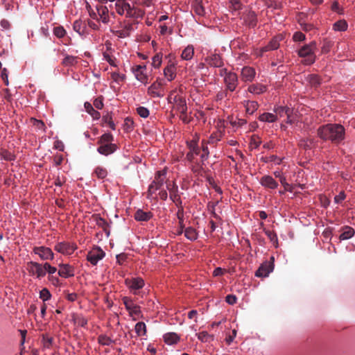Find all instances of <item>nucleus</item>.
I'll return each mask as SVG.
<instances>
[{
    "instance_id": "f257e3e1",
    "label": "nucleus",
    "mask_w": 355,
    "mask_h": 355,
    "mask_svg": "<svg viewBox=\"0 0 355 355\" xmlns=\"http://www.w3.org/2000/svg\"><path fill=\"white\" fill-rule=\"evenodd\" d=\"M317 134L322 140H329L333 143L338 144L345 138V128L340 124L327 123L320 126Z\"/></svg>"
},
{
    "instance_id": "f03ea898",
    "label": "nucleus",
    "mask_w": 355,
    "mask_h": 355,
    "mask_svg": "<svg viewBox=\"0 0 355 355\" xmlns=\"http://www.w3.org/2000/svg\"><path fill=\"white\" fill-rule=\"evenodd\" d=\"M315 49H316V43L312 42L309 44L303 46L298 51V55L303 58L302 62L306 65H311L315 61Z\"/></svg>"
},
{
    "instance_id": "7ed1b4c3",
    "label": "nucleus",
    "mask_w": 355,
    "mask_h": 355,
    "mask_svg": "<svg viewBox=\"0 0 355 355\" xmlns=\"http://www.w3.org/2000/svg\"><path fill=\"white\" fill-rule=\"evenodd\" d=\"M166 174V170L157 171L155 180L148 187V198H150L153 193L159 189L164 182L165 175Z\"/></svg>"
},
{
    "instance_id": "20e7f679",
    "label": "nucleus",
    "mask_w": 355,
    "mask_h": 355,
    "mask_svg": "<svg viewBox=\"0 0 355 355\" xmlns=\"http://www.w3.org/2000/svg\"><path fill=\"white\" fill-rule=\"evenodd\" d=\"M166 188L169 191L170 199L175 203L176 206L180 209L182 207V202L178 193V187L175 182H167Z\"/></svg>"
},
{
    "instance_id": "39448f33",
    "label": "nucleus",
    "mask_w": 355,
    "mask_h": 355,
    "mask_svg": "<svg viewBox=\"0 0 355 355\" xmlns=\"http://www.w3.org/2000/svg\"><path fill=\"white\" fill-rule=\"evenodd\" d=\"M274 257H270V261L263 262L255 272V275L259 277H265L274 270Z\"/></svg>"
},
{
    "instance_id": "423d86ee",
    "label": "nucleus",
    "mask_w": 355,
    "mask_h": 355,
    "mask_svg": "<svg viewBox=\"0 0 355 355\" xmlns=\"http://www.w3.org/2000/svg\"><path fill=\"white\" fill-rule=\"evenodd\" d=\"M163 83L157 79L148 88L147 93L152 97L162 98L164 96Z\"/></svg>"
},
{
    "instance_id": "0eeeda50",
    "label": "nucleus",
    "mask_w": 355,
    "mask_h": 355,
    "mask_svg": "<svg viewBox=\"0 0 355 355\" xmlns=\"http://www.w3.org/2000/svg\"><path fill=\"white\" fill-rule=\"evenodd\" d=\"M105 253L99 247L94 248L90 250L87 255V260L90 262L91 264L95 266L97 264L98 261L103 259Z\"/></svg>"
},
{
    "instance_id": "6e6552de",
    "label": "nucleus",
    "mask_w": 355,
    "mask_h": 355,
    "mask_svg": "<svg viewBox=\"0 0 355 355\" xmlns=\"http://www.w3.org/2000/svg\"><path fill=\"white\" fill-rule=\"evenodd\" d=\"M76 248V245L67 242L58 243L54 247L55 250L66 255L71 254Z\"/></svg>"
},
{
    "instance_id": "1a4fd4ad",
    "label": "nucleus",
    "mask_w": 355,
    "mask_h": 355,
    "mask_svg": "<svg viewBox=\"0 0 355 355\" xmlns=\"http://www.w3.org/2000/svg\"><path fill=\"white\" fill-rule=\"evenodd\" d=\"M33 252L39 255L42 260H53L54 258L51 249L45 246L35 247Z\"/></svg>"
},
{
    "instance_id": "9d476101",
    "label": "nucleus",
    "mask_w": 355,
    "mask_h": 355,
    "mask_svg": "<svg viewBox=\"0 0 355 355\" xmlns=\"http://www.w3.org/2000/svg\"><path fill=\"white\" fill-rule=\"evenodd\" d=\"M224 82L226 85L227 89L230 92H234L236 89L239 83L236 73L232 71L227 73L226 76L224 78Z\"/></svg>"
},
{
    "instance_id": "9b49d317",
    "label": "nucleus",
    "mask_w": 355,
    "mask_h": 355,
    "mask_svg": "<svg viewBox=\"0 0 355 355\" xmlns=\"http://www.w3.org/2000/svg\"><path fill=\"white\" fill-rule=\"evenodd\" d=\"M241 19L246 26L250 28H254L257 24V17L256 13L252 10H248L243 13Z\"/></svg>"
},
{
    "instance_id": "f8f14e48",
    "label": "nucleus",
    "mask_w": 355,
    "mask_h": 355,
    "mask_svg": "<svg viewBox=\"0 0 355 355\" xmlns=\"http://www.w3.org/2000/svg\"><path fill=\"white\" fill-rule=\"evenodd\" d=\"M123 304L125 309L128 311L131 316L134 315H139L140 313V307L137 304H134L132 300L128 297H123L122 298Z\"/></svg>"
},
{
    "instance_id": "ddd939ff",
    "label": "nucleus",
    "mask_w": 355,
    "mask_h": 355,
    "mask_svg": "<svg viewBox=\"0 0 355 355\" xmlns=\"http://www.w3.org/2000/svg\"><path fill=\"white\" fill-rule=\"evenodd\" d=\"M125 285L132 291L141 289L144 286V281L141 277L127 278L125 279Z\"/></svg>"
},
{
    "instance_id": "4468645a",
    "label": "nucleus",
    "mask_w": 355,
    "mask_h": 355,
    "mask_svg": "<svg viewBox=\"0 0 355 355\" xmlns=\"http://www.w3.org/2000/svg\"><path fill=\"white\" fill-rule=\"evenodd\" d=\"M205 62L212 67H222L224 64L221 56L218 53H211L205 58Z\"/></svg>"
},
{
    "instance_id": "2eb2a0df",
    "label": "nucleus",
    "mask_w": 355,
    "mask_h": 355,
    "mask_svg": "<svg viewBox=\"0 0 355 355\" xmlns=\"http://www.w3.org/2000/svg\"><path fill=\"white\" fill-rule=\"evenodd\" d=\"M256 76L255 69L253 67L245 66L242 68L241 78L244 82H252Z\"/></svg>"
},
{
    "instance_id": "dca6fc26",
    "label": "nucleus",
    "mask_w": 355,
    "mask_h": 355,
    "mask_svg": "<svg viewBox=\"0 0 355 355\" xmlns=\"http://www.w3.org/2000/svg\"><path fill=\"white\" fill-rule=\"evenodd\" d=\"M29 272L37 275L38 278L45 276L44 264L42 265L37 262L31 261L28 263Z\"/></svg>"
},
{
    "instance_id": "f3484780",
    "label": "nucleus",
    "mask_w": 355,
    "mask_h": 355,
    "mask_svg": "<svg viewBox=\"0 0 355 355\" xmlns=\"http://www.w3.org/2000/svg\"><path fill=\"white\" fill-rule=\"evenodd\" d=\"M146 69V65H137L132 68V71L135 73L136 78L145 84L147 83L148 80V76L144 73Z\"/></svg>"
},
{
    "instance_id": "a211bd4d",
    "label": "nucleus",
    "mask_w": 355,
    "mask_h": 355,
    "mask_svg": "<svg viewBox=\"0 0 355 355\" xmlns=\"http://www.w3.org/2000/svg\"><path fill=\"white\" fill-rule=\"evenodd\" d=\"M117 149V146L115 144H99V146L97 148V151L103 155L107 156L114 153Z\"/></svg>"
},
{
    "instance_id": "6ab92c4d",
    "label": "nucleus",
    "mask_w": 355,
    "mask_h": 355,
    "mask_svg": "<svg viewBox=\"0 0 355 355\" xmlns=\"http://www.w3.org/2000/svg\"><path fill=\"white\" fill-rule=\"evenodd\" d=\"M173 101L175 103V109L180 114H184L187 112L186 100L183 97L175 96L173 98Z\"/></svg>"
},
{
    "instance_id": "aec40b11",
    "label": "nucleus",
    "mask_w": 355,
    "mask_h": 355,
    "mask_svg": "<svg viewBox=\"0 0 355 355\" xmlns=\"http://www.w3.org/2000/svg\"><path fill=\"white\" fill-rule=\"evenodd\" d=\"M153 216V214L151 211H144L141 209H137L134 214L135 219L140 222L148 221Z\"/></svg>"
},
{
    "instance_id": "412c9836",
    "label": "nucleus",
    "mask_w": 355,
    "mask_h": 355,
    "mask_svg": "<svg viewBox=\"0 0 355 355\" xmlns=\"http://www.w3.org/2000/svg\"><path fill=\"white\" fill-rule=\"evenodd\" d=\"M59 267V276L64 278H68L74 275L73 268L69 264H60Z\"/></svg>"
},
{
    "instance_id": "4be33fe9",
    "label": "nucleus",
    "mask_w": 355,
    "mask_h": 355,
    "mask_svg": "<svg viewBox=\"0 0 355 355\" xmlns=\"http://www.w3.org/2000/svg\"><path fill=\"white\" fill-rule=\"evenodd\" d=\"M282 37L281 35L274 37L268 44V45L265 46L261 49V51L263 53L268 51H273L277 49L279 46V41L282 40Z\"/></svg>"
},
{
    "instance_id": "5701e85b",
    "label": "nucleus",
    "mask_w": 355,
    "mask_h": 355,
    "mask_svg": "<svg viewBox=\"0 0 355 355\" xmlns=\"http://www.w3.org/2000/svg\"><path fill=\"white\" fill-rule=\"evenodd\" d=\"M260 184L264 187L272 189H276L278 186V183L270 175L263 176L260 180Z\"/></svg>"
},
{
    "instance_id": "b1692460",
    "label": "nucleus",
    "mask_w": 355,
    "mask_h": 355,
    "mask_svg": "<svg viewBox=\"0 0 355 355\" xmlns=\"http://www.w3.org/2000/svg\"><path fill=\"white\" fill-rule=\"evenodd\" d=\"M164 74L168 81L175 79L176 76V67L173 63H169L164 69Z\"/></svg>"
},
{
    "instance_id": "393cba45",
    "label": "nucleus",
    "mask_w": 355,
    "mask_h": 355,
    "mask_svg": "<svg viewBox=\"0 0 355 355\" xmlns=\"http://www.w3.org/2000/svg\"><path fill=\"white\" fill-rule=\"evenodd\" d=\"M305 80L313 87H318L321 85L322 79L317 74H308L305 76Z\"/></svg>"
},
{
    "instance_id": "a878e982",
    "label": "nucleus",
    "mask_w": 355,
    "mask_h": 355,
    "mask_svg": "<svg viewBox=\"0 0 355 355\" xmlns=\"http://www.w3.org/2000/svg\"><path fill=\"white\" fill-rule=\"evenodd\" d=\"M250 93L254 94H261L266 91V86L260 83L252 84L248 88Z\"/></svg>"
},
{
    "instance_id": "bb28decb",
    "label": "nucleus",
    "mask_w": 355,
    "mask_h": 355,
    "mask_svg": "<svg viewBox=\"0 0 355 355\" xmlns=\"http://www.w3.org/2000/svg\"><path fill=\"white\" fill-rule=\"evenodd\" d=\"M341 234L339 236L340 240H347L352 238L354 234V230L349 226H345L341 230Z\"/></svg>"
},
{
    "instance_id": "cd10ccee",
    "label": "nucleus",
    "mask_w": 355,
    "mask_h": 355,
    "mask_svg": "<svg viewBox=\"0 0 355 355\" xmlns=\"http://www.w3.org/2000/svg\"><path fill=\"white\" fill-rule=\"evenodd\" d=\"M164 342L168 345L176 344L180 340V336L174 332H168L164 335Z\"/></svg>"
},
{
    "instance_id": "c85d7f7f",
    "label": "nucleus",
    "mask_w": 355,
    "mask_h": 355,
    "mask_svg": "<svg viewBox=\"0 0 355 355\" xmlns=\"http://www.w3.org/2000/svg\"><path fill=\"white\" fill-rule=\"evenodd\" d=\"M177 218L179 220V228L177 230V234L181 235L184 232V208L180 207L176 213Z\"/></svg>"
},
{
    "instance_id": "c756f323",
    "label": "nucleus",
    "mask_w": 355,
    "mask_h": 355,
    "mask_svg": "<svg viewBox=\"0 0 355 355\" xmlns=\"http://www.w3.org/2000/svg\"><path fill=\"white\" fill-rule=\"evenodd\" d=\"M243 105L245 107L246 113L252 114L259 107V104L254 101H245Z\"/></svg>"
},
{
    "instance_id": "7c9ffc66",
    "label": "nucleus",
    "mask_w": 355,
    "mask_h": 355,
    "mask_svg": "<svg viewBox=\"0 0 355 355\" xmlns=\"http://www.w3.org/2000/svg\"><path fill=\"white\" fill-rule=\"evenodd\" d=\"M194 55V49L193 46H187L182 52L181 57L183 60H189Z\"/></svg>"
},
{
    "instance_id": "2f4dec72",
    "label": "nucleus",
    "mask_w": 355,
    "mask_h": 355,
    "mask_svg": "<svg viewBox=\"0 0 355 355\" xmlns=\"http://www.w3.org/2000/svg\"><path fill=\"white\" fill-rule=\"evenodd\" d=\"M85 109L87 113H89L94 119H98L100 118L101 114L99 112L94 110L93 106L88 102L85 103L84 105Z\"/></svg>"
},
{
    "instance_id": "473e14b6",
    "label": "nucleus",
    "mask_w": 355,
    "mask_h": 355,
    "mask_svg": "<svg viewBox=\"0 0 355 355\" xmlns=\"http://www.w3.org/2000/svg\"><path fill=\"white\" fill-rule=\"evenodd\" d=\"M78 57L67 55L62 61V64L64 67H71L77 64Z\"/></svg>"
},
{
    "instance_id": "72a5a7b5",
    "label": "nucleus",
    "mask_w": 355,
    "mask_h": 355,
    "mask_svg": "<svg viewBox=\"0 0 355 355\" xmlns=\"http://www.w3.org/2000/svg\"><path fill=\"white\" fill-rule=\"evenodd\" d=\"M277 116L272 113L265 112L259 116V120L263 122L272 123L277 120Z\"/></svg>"
},
{
    "instance_id": "f704fd0d",
    "label": "nucleus",
    "mask_w": 355,
    "mask_h": 355,
    "mask_svg": "<svg viewBox=\"0 0 355 355\" xmlns=\"http://www.w3.org/2000/svg\"><path fill=\"white\" fill-rule=\"evenodd\" d=\"M97 10L102 21L107 24L109 21L108 8L106 6H101Z\"/></svg>"
},
{
    "instance_id": "c9c22d12",
    "label": "nucleus",
    "mask_w": 355,
    "mask_h": 355,
    "mask_svg": "<svg viewBox=\"0 0 355 355\" xmlns=\"http://www.w3.org/2000/svg\"><path fill=\"white\" fill-rule=\"evenodd\" d=\"M184 236L190 241H195L198 239V233L193 227H187L184 230Z\"/></svg>"
},
{
    "instance_id": "e433bc0d",
    "label": "nucleus",
    "mask_w": 355,
    "mask_h": 355,
    "mask_svg": "<svg viewBox=\"0 0 355 355\" xmlns=\"http://www.w3.org/2000/svg\"><path fill=\"white\" fill-rule=\"evenodd\" d=\"M193 8L194 12L199 16H203L205 13L201 0H196L193 5Z\"/></svg>"
},
{
    "instance_id": "4c0bfd02",
    "label": "nucleus",
    "mask_w": 355,
    "mask_h": 355,
    "mask_svg": "<svg viewBox=\"0 0 355 355\" xmlns=\"http://www.w3.org/2000/svg\"><path fill=\"white\" fill-rule=\"evenodd\" d=\"M114 141V137L110 133H105L103 135L101 136L99 138V140L98 141V144H113L112 141Z\"/></svg>"
},
{
    "instance_id": "58836bf2",
    "label": "nucleus",
    "mask_w": 355,
    "mask_h": 355,
    "mask_svg": "<svg viewBox=\"0 0 355 355\" xmlns=\"http://www.w3.org/2000/svg\"><path fill=\"white\" fill-rule=\"evenodd\" d=\"M135 332L138 336H144L146 334V326L144 322H139L135 325Z\"/></svg>"
},
{
    "instance_id": "ea45409f",
    "label": "nucleus",
    "mask_w": 355,
    "mask_h": 355,
    "mask_svg": "<svg viewBox=\"0 0 355 355\" xmlns=\"http://www.w3.org/2000/svg\"><path fill=\"white\" fill-rule=\"evenodd\" d=\"M187 146L190 152L195 153V155H196L200 154V149L198 145V141L196 140H192L189 142H187Z\"/></svg>"
},
{
    "instance_id": "a19ab883",
    "label": "nucleus",
    "mask_w": 355,
    "mask_h": 355,
    "mask_svg": "<svg viewBox=\"0 0 355 355\" xmlns=\"http://www.w3.org/2000/svg\"><path fill=\"white\" fill-rule=\"evenodd\" d=\"M42 342L44 348L49 349L51 347L53 343V338L49 336L47 334H42Z\"/></svg>"
},
{
    "instance_id": "79ce46f5",
    "label": "nucleus",
    "mask_w": 355,
    "mask_h": 355,
    "mask_svg": "<svg viewBox=\"0 0 355 355\" xmlns=\"http://www.w3.org/2000/svg\"><path fill=\"white\" fill-rule=\"evenodd\" d=\"M275 112L276 113V116L279 115L280 117H282L284 115H287L288 116L291 113V109L287 107L279 106L275 109Z\"/></svg>"
},
{
    "instance_id": "37998d69",
    "label": "nucleus",
    "mask_w": 355,
    "mask_h": 355,
    "mask_svg": "<svg viewBox=\"0 0 355 355\" xmlns=\"http://www.w3.org/2000/svg\"><path fill=\"white\" fill-rule=\"evenodd\" d=\"M94 174L99 179H104L107 175V171L102 166H97L94 171Z\"/></svg>"
},
{
    "instance_id": "c03bdc74",
    "label": "nucleus",
    "mask_w": 355,
    "mask_h": 355,
    "mask_svg": "<svg viewBox=\"0 0 355 355\" xmlns=\"http://www.w3.org/2000/svg\"><path fill=\"white\" fill-rule=\"evenodd\" d=\"M334 45V42L328 39H324L322 42V46L321 48V51L322 53H329L332 46Z\"/></svg>"
},
{
    "instance_id": "a18cd8bd",
    "label": "nucleus",
    "mask_w": 355,
    "mask_h": 355,
    "mask_svg": "<svg viewBox=\"0 0 355 355\" xmlns=\"http://www.w3.org/2000/svg\"><path fill=\"white\" fill-rule=\"evenodd\" d=\"M201 148H202V153L201 154L200 157H201L202 162H203L204 161H205L208 159L209 155V148H208L207 143L205 140L202 141Z\"/></svg>"
},
{
    "instance_id": "49530a36",
    "label": "nucleus",
    "mask_w": 355,
    "mask_h": 355,
    "mask_svg": "<svg viewBox=\"0 0 355 355\" xmlns=\"http://www.w3.org/2000/svg\"><path fill=\"white\" fill-rule=\"evenodd\" d=\"M333 28L336 31H345L347 28V24L345 20H339L334 23Z\"/></svg>"
},
{
    "instance_id": "de8ad7c7",
    "label": "nucleus",
    "mask_w": 355,
    "mask_h": 355,
    "mask_svg": "<svg viewBox=\"0 0 355 355\" xmlns=\"http://www.w3.org/2000/svg\"><path fill=\"white\" fill-rule=\"evenodd\" d=\"M98 342L99 344L106 346H109L114 343L113 340H112L110 337L105 335H100L98 337Z\"/></svg>"
},
{
    "instance_id": "09e8293b",
    "label": "nucleus",
    "mask_w": 355,
    "mask_h": 355,
    "mask_svg": "<svg viewBox=\"0 0 355 355\" xmlns=\"http://www.w3.org/2000/svg\"><path fill=\"white\" fill-rule=\"evenodd\" d=\"M198 338L202 342L206 343L213 340V336L209 335L207 331H202L196 334Z\"/></svg>"
},
{
    "instance_id": "8fccbe9b",
    "label": "nucleus",
    "mask_w": 355,
    "mask_h": 355,
    "mask_svg": "<svg viewBox=\"0 0 355 355\" xmlns=\"http://www.w3.org/2000/svg\"><path fill=\"white\" fill-rule=\"evenodd\" d=\"M53 34L58 38H62L66 35V31L61 26H55L53 28Z\"/></svg>"
},
{
    "instance_id": "3c124183",
    "label": "nucleus",
    "mask_w": 355,
    "mask_h": 355,
    "mask_svg": "<svg viewBox=\"0 0 355 355\" xmlns=\"http://www.w3.org/2000/svg\"><path fill=\"white\" fill-rule=\"evenodd\" d=\"M261 160L264 162H275L277 164H280L282 162V159L274 155L262 157Z\"/></svg>"
},
{
    "instance_id": "603ef678",
    "label": "nucleus",
    "mask_w": 355,
    "mask_h": 355,
    "mask_svg": "<svg viewBox=\"0 0 355 355\" xmlns=\"http://www.w3.org/2000/svg\"><path fill=\"white\" fill-rule=\"evenodd\" d=\"M73 30L78 33L80 35H81L84 32L85 26L84 24L81 21L76 20L74 21L73 25Z\"/></svg>"
},
{
    "instance_id": "864d4df0",
    "label": "nucleus",
    "mask_w": 355,
    "mask_h": 355,
    "mask_svg": "<svg viewBox=\"0 0 355 355\" xmlns=\"http://www.w3.org/2000/svg\"><path fill=\"white\" fill-rule=\"evenodd\" d=\"M73 320L76 324L83 327H85L87 324V319L83 316L78 315L74 318Z\"/></svg>"
},
{
    "instance_id": "5fc2aeb1",
    "label": "nucleus",
    "mask_w": 355,
    "mask_h": 355,
    "mask_svg": "<svg viewBox=\"0 0 355 355\" xmlns=\"http://www.w3.org/2000/svg\"><path fill=\"white\" fill-rule=\"evenodd\" d=\"M40 297L45 302L50 300L51 294L47 288H44L40 291Z\"/></svg>"
},
{
    "instance_id": "6e6d98bb",
    "label": "nucleus",
    "mask_w": 355,
    "mask_h": 355,
    "mask_svg": "<svg viewBox=\"0 0 355 355\" xmlns=\"http://www.w3.org/2000/svg\"><path fill=\"white\" fill-rule=\"evenodd\" d=\"M230 8L232 11H238L242 8L241 3L238 0H230Z\"/></svg>"
},
{
    "instance_id": "4d7b16f0",
    "label": "nucleus",
    "mask_w": 355,
    "mask_h": 355,
    "mask_svg": "<svg viewBox=\"0 0 355 355\" xmlns=\"http://www.w3.org/2000/svg\"><path fill=\"white\" fill-rule=\"evenodd\" d=\"M137 113L142 118H147L149 116V110L145 107L140 106L137 108Z\"/></svg>"
},
{
    "instance_id": "13d9d810",
    "label": "nucleus",
    "mask_w": 355,
    "mask_h": 355,
    "mask_svg": "<svg viewBox=\"0 0 355 355\" xmlns=\"http://www.w3.org/2000/svg\"><path fill=\"white\" fill-rule=\"evenodd\" d=\"M162 58V56L159 53H157L155 55H154L153 58L152 64L155 68H159L161 66Z\"/></svg>"
},
{
    "instance_id": "bf43d9fd",
    "label": "nucleus",
    "mask_w": 355,
    "mask_h": 355,
    "mask_svg": "<svg viewBox=\"0 0 355 355\" xmlns=\"http://www.w3.org/2000/svg\"><path fill=\"white\" fill-rule=\"evenodd\" d=\"M125 8L127 17H135V16L137 15L136 10L134 11L135 7H131V6L129 3L125 5Z\"/></svg>"
},
{
    "instance_id": "052dcab7",
    "label": "nucleus",
    "mask_w": 355,
    "mask_h": 355,
    "mask_svg": "<svg viewBox=\"0 0 355 355\" xmlns=\"http://www.w3.org/2000/svg\"><path fill=\"white\" fill-rule=\"evenodd\" d=\"M96 224L99 227H102L105 232L107 231L109 225H108L107 222L104 218L98 217L96 218Z\"/></svg>"
},
{
    "instance_id": "680f3d73",
    "label": "nucleus",
    "mask_w": 355,
    "mask_h": 355,
    "mask_svg": "<svg viewBox=\"0 0 355 355\" xmlns=\"http://www.w3.org/2000/svg\"><path fill=\"white\" fill-rule=\"evenodd\" d=\"M265 234L268 236V238L270 240V241L273 243H277V236L275 232L270 230H266Z\"/></svg>"
},
{
    "instance_id": "e2e57ef3",
    "label": "nucleus",
    "mask_w": 355,
    "mask_h": 355,
    "mask_svg": "<svg viewBox=\"0 0 355 355\" xmlns=\"http://www.w3.org/2000/svg\"><path fill=\"white\" fill-rule=\"evenodd\" d=\"M44 270H45V274L46 272H48L49 274V276L52 275L57 271L56 268L51 266L49 263H44Z\"/></svg>"
},
{
    "instance_id": "0e129e2a",
    "label": "nucleus",
    "mask_w": 355,
    "mask_h": 355,
    "mask_svg": "<svg viewBox=\"0 0 355 355\" xmlns=\"http://www.w3.org/2000/svg\"><path fill=\"white\" fill-rule=\"evenodd\" d=\"M306 38L304 34L301 32H295L293 36V39L295 42H302L304 41Z\"/></svg>"
},
{
    "instance_id": "69168bd1",
    "label": "nucleus",
    "mask_w": 355,
    "mask_h": 355,
    "mask_svg": "<svg viewBox=\"0 0 355 355\" xmlns=\"http://www.w3.org/2000/svg\"><path fill=\"white\" fill-rule=\"evenodd\" d=\"M111 76H112V78L114 81H116V82H117V81H123L125 78V75L120 74L119 73H117V72L112 73Z\"/></svg>"
},
{
    "instance_id": "338daca9",
    "label": "nucleus",
    "mask_w": 355,
    "mask_h": 355,
    "mask_svg": "<svg viewBox=\"0 0 355 355\" xmlns=\"http://www.w3.org/2000/svg\"><path fill=\"white\" fill-rule=\"evenodd\" d=\"M114 34L120 38H125L130 36L129 33L125 31L124 28L121 30L114 31Z\"/></svg>"
},
{
    "instance_id": "774afa93",
    "label": "nucleus",
    "mask_w": 355,
    "mask_h": 355,
    "mask_svg": "<svg viewBox=\"0 0 355 355\" xmlns=\"http://www.w3.org/2000/svg\"><path fill=\"white\" fill-rule=\"evenodd\" d=\"M313 144V139H308L306 141H302L300 146H303L305 149H310L312 147V145Z\"/></svg>"
}]
</instances>
